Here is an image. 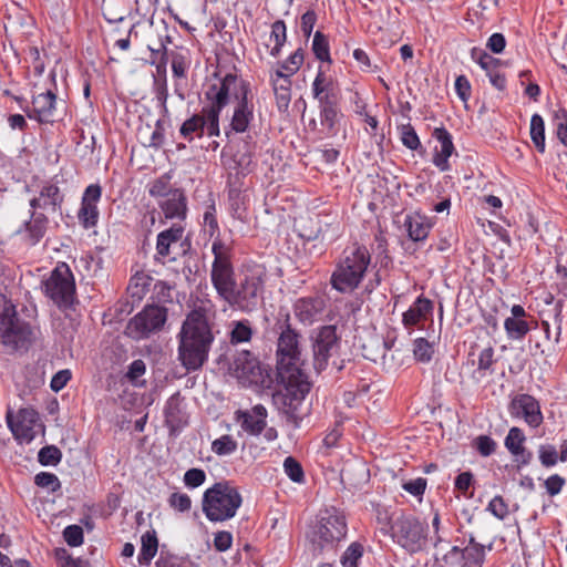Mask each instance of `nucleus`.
Wrapping results in <instances>:
<instances>
[{
  "label": "nucleus",
  "mask_w": 567,
  "mask_h": 567,
  "mask_svg": "<svg viewBox=\"0 0 567 567\" xmlns=\"http://www.w3.org/2000/svg\"><path fill=\"white\" fill-rule=\"evenodd\" d=\"M214 260L210 269V281L218 297L230 308L250 313L258 308L262 299L267 270L265 266H248L240 279L236 281L231 261V246L216 237L212 244Z\"/></svg>",
  "instance_id": "1"
},
{
  "label": "nucleus",
  "mask_w": 567,
  "mask_h": 567,
  "mask_svg": "<svg viewBox=\"0 0 567 567\" xmlns=\"http://www.w3.org/2000/svg\"><path fill=\"white\" fill-rule=\"evenodd\" d=\"M279 337L277 341V374L284 389L275 396L282 404L284 412L291 417L298 416L299 408L310 391V382L300 369L301 350L299 333L290 324L289 313L276 323Z\"/></svg>",
  "instance_id": "2"
},
{
  "label": "nucleus",
  "mask_w": 567,
  "mask_h": 567,
  "mask_svg": "<svg viewBox=\"0 0 567 567\" xmlns=\"http://www.w3.org/2000/svg\"><path fill=\"white\" fill-rule=\"evenodd\" d=\"M206 99L212 102L209 117L213 133L219 131V115L221 110L231 100L233 115L230 127L236 133H245L255 118L254 93L249 82L236 74H226L219 83L210 85L205 92Z\"/></svg>",
  "instance_id": "3"
},
{
  "label": "nucleus",
  "mask_w": 567,
  "mask_h": 567,
  "mask_svg": "<svg viewBox=\"0 0 567 567\" xmlns=\"http://www.w3.org/2000/svg\"><path fill=\"white\" fill-rule=\"evenodd\" d=\"M215 305L210 300L200 301L186 317L178 333V360L187 371L199 370L208 360L215 340L212 321L215 319Z\"/></svg>",
  "instance_id": "4"
},
{
  "label": "nucleus",
  "mask_w": 567,
  "mask_h": 567,
  "mask_svg": "<svg viewBox=\"0 0 567 567\" xmlns=\"http://www.w3.org/2000/svg\"><path fill=\"white\" fill-rule=\"evenodd\" d=\"M371 259V254L364 245L354 243L346 247L331 275V287L341 293L353 292L367 276Z\"/></svg>",
  "instance_id": "5"
},
{
  "label": "nucleus",
  "mask_w": 567,
  "mask_h": 567,
  "mask_svg": "<svg viewBox=\"0 0 567 567\" xmlns=\"http://www.w3.org/2000/svg\"><path fill=\"white\" fill-rule=\"evenodd\" d=\"M241 504L243 497L238 488L230 482L223 481L204 492L202 509L209 522L220 523L235 517Z\"/></svg>",
  "instance_id": "6"
},
{
  "label": "nucleus",
  "mask_w": 567,
  "mask_h": 567,
  "mask_svg": "<svg viewBox=\"0 0 567 567\" xmlns=\"http://www.w3.org/2000/svg\"><path fill=\"white\" fill-rule=\"evenodd\" d=\"M392 536L408 553H420L427 545L429 526L413 515H401L392 525Z\"/></svg>",
  "instance_id": "7"
},
{
  "label": "nucleus",
  "mask_w": 567,
  "mask_h": 567,
  "mask_svg": "<svg viewBox=\"0 0 567 567\" xmlns=\"http://www.w3.org/2000/svg\"><path fill=\"white\" fill-rule=\"evenodd\" d=\"M347 535L344 516L336 509H326L312 532L311 542L320 553L332 550Z\"/></svg>",
  "instance_id": "8"
},
{
  "label": "nucleus",
  "mask_w": 567,
  "mask_h": 567,
  "mask_svg": "<svg viewBox=\"0 0 567 567\" xmlns=\"http://www.w3.org/2000/svg\"><path fill=\"white\" fill-rule=\"evenodd\" d=\"M44 295L60 309L71 307L75 299V281L65 262L59 264L42 282Z\"/></svg>",
  "instance_id": "9"
},
{
  "label": "nucleus",
  "mask_w": 567,
  "mask_h": 567,
  "mask_svg": "<svg viewBox=\"0 0 567 567\" xmlns=\"http://www.w3.org/2000/svg\"><path fill=\"white\" fill-rule=\"evenodd\" d=\"M167 320V310L161 306H146L126 326V333L133 339L148 338L159 331Z\"/></svg>",
  "instance_id": "10"
},
{
  "label": "nucleus",
  "mask_w": 567,
  "mask_h": 567,
  "mask_svg": "<svg viewBox=\"0 0 567 567\" xmlns=\"http://www.w3.org/2000/svg\"><path fill=\"white\" fill-rule=\"evenodd\" d=\"M312 343L313 368L317 372L323 371L340 348V338L334 326H323L315 333Z\"/></svg>",
  "instance_id": "11"
},
{
  "label": "nucleus",
  "mask_w": 567,
  "mask_h": 567,
  "mask_svg": "<svg viewBox=\"0 0 567 567\" xmlns=\"http://www.w3.org/2000/svg\"><path fill=\"white\" fill-rule=\"evenodd\" d=\"M0 333L4 343L18 347L24 342L28 329L17 318L14 306L0 293Z\"/></svg>",
  "instance_id": "12"
},
{
  "label": "nucleus",
  "mask_w": 567,
  "mask_h": 567,
  "mask_svg": "<svg viewBox=\"0 0 567 567\" xmlns=\"http://www.w3.org/2000/svg\"><path fill=\"white\" fill-rule=\"evenodd\" d=\"M184 233L185 229L181 224H174L161 231L156 239L155 260L162 264L176 260L183 248Z\"/></svg>",
  "instance_id": "13"
},
{
  "label": "nucleus",
  "mask_w": 567,
  "mask_h": 567,
  "mask_svg": "<svg viewBox=\"0 0 567 567\" xmlns=\"http://www.w3.org/2000/svg\"><path fill=\"white\" fill-rule=\"evenodd\" d=\"M7 423L17 441L30 443L37 435L35 426L39 425V414L32 409H21L16 415L9 411Z\"/></svg>",
  "instance_id": "14"
},
{
  "label": "nucleus",
  "mask_w": 567,
  "mask_h": 567,
  "mask_svg": "<svg viewBox=\"0 0 567 567\" xmlns=\"http://www.w3.org/2000/svg\"><path fill=\"white\" fill-rule=\"evenodd\" d=\"M102 196V188L97 184L89 185L82 196L81 207L78 212V219L80 224L89 229L94 227L99 220L97 203Z\"/></svg>",
  "instance_id": "15"
},
{
  "label": "nucleus",
  "mask_w": 567,
  "mask_h": 567,
  "mask_svg": "<svg viewBox=\"0 0 567 567\" xmlns=\"http://www.w3.org/2000/svg\"><path fill=\"white\" fill-rule=\"evenodd\" d=\"M63 200L64 195L59 186L55 183L47 182L41 186L38 196L30 200V207L33 212L40 209L44 213L55 214L60 212Z\"/></svg>",
  "instance_id": "16"
},
{
  "label": "nucleus",
  "mask_w": 567,
  "mask_h": 567,
  "mask_svg": "<svg viewBox=\"0 0 567 567\" xmlns=\"http://www.w3.org/2000/svg\"><path fill=\"white\" fill-rule=\"evenodd\" d=\"M512 414L523 417L525 422L537 427L543 422V414L538 401L529 394L515 396L511 404Z\"/></svg>",
  "instance_id": "17"
},
{
  "label": "nucleus",
  "mask_w": 567,
  "mask_h": 567,
  "mask_svg": "<svg viewBox=\"0 0 567 567\" xmlns=\"http://www.w3.org/2000/svg\"><path fill=\"white\" fill-rule=\"evenodd\" d=\"M235 415L241 430L249 435L258 436L266 429L267 410L261 404H257L248 411L238 410Z\"/></svg>",
  "instance_id": "18"
},
{
  "label": "nucleus",
  "mask_w": 567,
  "mask_h": 567,
  "mask_svg": "<svg viewBox=\"0 0 567 567\" xmlns=\"http://www.w3.org/2000/svg\"><path fill=\"white\" fill-rule=\"evenodd\" d=\"M233 370L234 375L244 386L258 384L261 381L259 362L248 352L236 358Z\"/></svg>",
  "instance_id": "19"
},
{
  "label": "nucleus",
  "mask_w": 567,
  "mask_h": 567,
  "mask_svg": "<svg viewBox=\"0 0 567 567\" xmlns=\"http://www.w3.org/2000/svg\"><path fill=\"white\" fill-rule=\"evenodd\" d=\"M56 110V95L48 90L40 93L32 99V109L27 112L31 120H37L40 123H52L54 121Z\"/></svg>",
  "instance_id": "20"
},
{
  "label": "nucleus",
  "mask_w": 567,
  "mask_h": 567,
  "mask_svg": "<svg viewBox=\"0 0 567 567\" xmlns=\"http://www.w3.org/2000/svg\"><path fill=\"white\" fill-rule=\"evenodd\" d=\"M434 303L432 300L419 296L410 308L402 315L403 327L411 333L415 327L432 317Z\"/></svg>",
  "instance_id": "21"
},
{
  "label": "nucleus",
  "mask_w": 567,
  "mask_h": 567,
  "mask_svg": "<svg viewBox=\"0 0 567 567\" xmlns=\"http://www.w3.org/2000/svg\"><path fill=\"white\" fill-rule=\"evenodd\" d=\"M212 110V103L208 106L203 107L202 114H196L185 121L181 126V134L188 140H193V134L197 133L202 136L205 132L208 136H218L219 133H213L209 123V115Z\"/></svg>",
  "instance_id": "22"
},
{
  "label": "nucleus",
  "mask_w": 567,
  "mask_h": 567,
  "mask_svg": "<svg viewBox=\"0 0 567 567\" xmlns=\"http://www.w3.org/2000/svg\"><path fill=\"white\" fill-rule=\"evenodd\" d=\"M433 136L439 142V146L435 147V154L433 157V164L442 172L450 168L449 158L453 154L454 145L452 142L451 134L443 127L435 128Z\"/></svg>",
  "instance_id": "23"
},
{
  "label": "nucleus",
  "mask_w": 567,
  "mask_h": 567,
  "mask_svg": "<svg viewBox=\"0 0 567 567\" xmlns=\"http://www.w3.org/2000/svg\"><path fill=\"white\" fill-rule=\"evenodd\" d=\"M472 58L480 64L489 78L491 84L499 91L506 87V79L504 74L497 71L499 60L491 56L486 52L472 51Z\"/></svg>",
  "instance_id": "24"
},
{
  "label": "nucleus",
  "mask_w": 567,
  "mask_h": 567,
  "mask_svg": "<svg viewBox=\"0 0 567 567\" xmlns=\"http://www.w3.org/2000/svg\"><path fill=\"white\" fill-rule=\"evenodd\" d=\"M323 308L324 301L320 298H301L295 303V315L302 323L311 324Z\"/></svg>",
  "instance_id": "25"
},
{
  "label": "nucleus",
  "mask_w": 567,
  "mask_h": 567,
  "mask_svg": "<svg viewBox=\"0 0 567 567\" xmlns=\"http://www.w3.org/2000/svg\"><path fill=\"white\" fill-rule=\"evenodd\" d=\"M404 226L408 230L409 237L413 241L424 240L429 236L432 227L427 218L419 214L408 216L404 221Z\"/></svg>",
  "instance_id": "26"
},
{
  "label": "nucleus",
  "mask_w": 567,
  "mask_h": 567,
  "mask_svg": "<svg viewBox=\"0 0 567 567\" xmlns=\"http://www.w3.org/2000/svg\"><path fill=\"white\" fill-rule=\"evenodd\" d=\"M48 218L43 213L32 210L31 220L25 221L23 233L31 245H35L45 234Z\"/></svg>",
  "instance_id": "27"
},
{
  "label": "nucleus",
  "mask_w": 567,
  "mask_h": 567,
  "mask_svg": "<svg viewBox=\"0 0 567 567\" xmlns=\"http://www.w3.org/2000/svg\"><path fill=\"white\" fill-rule=\"evenodd\" d=\"M158 549V539L154 529L147 530L141 537V550L137 557L140 565H150Z\"/></svg>",
  "instance_id": "28"
},
{
  "label": "nucleus",
  "mask_w": 567,
  "mask_h": 567,
  "mask_svg": "<svg viewBox=\"0 0 567 567\" xmlns=\"http://www.w3.org/2000/svg\"><path fill=\"white\" fill-rule=\"evenodd\" d=\"M161 207L166 218L184 217L186 213L185 197L182 193L175 190L161 204Z\"/></svg>",
  "instance_id": "29"
},
{
  "label": "nucleus",
  "mask_w": 567,
  "mask_h": 567,
  "mask_svg": "<svg viewBox=\"0 0 567 567\" xmlns=\"http://www.w3.org/2000/svg\"><path fill=\"white\" fill-rule=\"evenodd\" d=\"M485 559V547L470 537L468 545L463 548V567H482Z\"/></svg>",
  "instance_id": "30"
},
{
  "label": "nucleus",
  "mask_w": 567,
  "mask_h": 567,
  "mask_svg": "<svg viewBox=\"0 0 567 567\" xmlns=\"http://www.w3.org/2000/svg\"><path fill=\"white\" fill-rule=\"evenodd\" d=\"M305 56L302 49L296 50L288 59L278 63L274 72H280L284 75L292 76L296 74L303 63Z\"/></svg>",
  "instance_id": "31"
},
{
  "label": "nucleus",
  "mask_w": 567,
  "mask_h": 567,
  "mask_svg": "<svg viewBox=\"0 0 567 567\" xmlns=\"http://www.w3.org/2000/svg\"><path fill=\"white\" fill-rule=\"evenodd\" d=\"M530 138L540 153L545 152V124L539 114L530 118Z\"/></svg>",
  "instance_id": "32"
},
{
  "label": "nucleus",
  "mask_w": 567,
  "mask_h": 567,
  "mask_svg": "<svg viewBox=\"0 0 567 567\" xmlns=\"http://www.w3.org/2000/svg\"><path fill=\"white\" fill-rule=\"evenodd\" d=\"M331 81L326 76L324 72L320 69L317 73V76L312 83V94L313 97L319 101V103H323L324 101H330L328 91L330 90Z\"/></svg>",
  "instance_id": "33"
},
{
  "label": "nucleus",
  "mask_w": 567,
  "mask_h": 567,
  "mask_svg": "<svg viewBox=\"0 0 567 567\" xmlns=\"http://www.w3.org/2000/svg\"><path fill=\"white\" fill-rule=\"evenodd\" d=\"M287 39L286 34V24L284 21L279 20L272 23L271 25V33H270V41H272L275 44L270 50L271 56H278L282 45L285 44Z\"/></svg>",
  "instance_id": "34"
},
{
  "label": "nucleus",
  "mask_w": 567,
  "mask_h": 567,
  "mask_svg": "<svg viewBox=\"0 0 567 567\" xmlns=\"http://www.w3.org/2000/svg\"><path fill=\"white\" fill-rule=\"evenodd\" d=\"M504 328L508 338L523 339L529 331V326L524 319L507 318L504 322Z\"/></svg>",
  "instance_id": "35"
},
{
  "label": "nucleus",
  "mask_w": 567,
  "mask_h": 567,
  "mask_svg": "<svg viewBox=\"0 0 567 567\" xmlns=\"http://www.w3.org/2000/svg\"><path fill=\"white\" fill-rule=\"evenodd\" d=\"M321 107V124L329 131H333L337 122L339 121V111L336 104L330 101L320 103Z\"/></svg>",
  "instance_id": "36"
},
{
  "label": "nucleus",
  "mask_w": 567,
  "mask_h": 567,
  "mask_svg": "<svg viewBox=\"0 0 567 567\" xmlns=\"http://www.w3.org/2000/svg\"><path fill=\"white\" fill-rule=\"evenodd\" d=\"M524 442L525 435L523 431L515 426L508 431L505 437V446L514 456H518V453L523 452Z\"/></svg>",
  "instance_id": "37"
},
{
  "label": "nucleus",
  "mask_w": 567,
  "mask_h": 567,
  "mask_svg": "<svg viewBox=\"0 0 567 567\" xmlns=\"http://www.w3.org/2000/svg\"><path fill=\"white\" fill-rule=\"evenodd\" d=\"M312 51L318 60L323 62L331 61L328 39L320 31H317L313 35Z\"/></svg>",
  "instance_id": "38"
},
{
  "label": "nucleus",
  "mask_w": 567,
  "mask_h": 567,
  "mask_svg": "<svg viewBox=\"0 0 567 567\" xmlns=\"http://www.w3.org/2000/svg\"><path fill=\"white\" fill-rule=\"evenodd\" d=\"M237 450V442L230 435H223L212 442V451L218 456L233 454Z\"/></svg>",
  "instance_id": "39"
},
{
  "label": "nucleus",
  "mask_w": 567,
  "mask_h": 567,
  "mask_svg": "<svg viewBox=\"0 0 567 567\" xmlns=\"http://www.w3.org/2000/svg\"><path fill=\"white\" fill-rule=\"evenodd\" d=\"M251 336L252 330L248 320L234 322V327L230 332L231 343L248 342L251 339Z\"/></svg>",
  "instance_id": "40"
},
{
  "label": "nucleus",
  "mask_w": 567,
  "mask_h": 567,
  "mask_svg": "<svg viewBox=\"0 0 567 567\" xmlns=\"http://www.w3.org/2000/svg\"><path fill=\"white\" fill-rule=\"evenodd\" d=\"M284 472L295 483L301 484L305 481V473L302 466L292 456H288L285 458Z\"/></svg>",
  "instance_id": "41"
},
{
  "label": "nucleus",
  "mask_w": 567,
  "mask_h": 567,
  "mask_svg": "<svg viewBox=\"0 0 567 567\" xmlns=\"http://www.w3.org/2000/svg\"><path fill=\"white\" fill-rule=\"evenodd\" d=\"M62 458L61 451L54 445H48L42 447L38 453V460L40 464L44 466L56 465Z\"/></svg>",
  "instance_id": "42"
},
{
  "label": "nucleus",
  "mask_w": 567,
  "mask_h": 567,
  "mask_svg": "<svg viewBox=\"0 0 567 567\" xmlns=\"http://www.w3.org/2000/svg\"><path fill=\"white\" fill-rule=\"evenodd\" d=\"M413 353L416 360L429 362L433 355V347L424 338H417L414 340Z\"/></svg>",
  "instance_id": "43"
},
{
  "label": "nucleus",
  "mask_w": 567,
  "mask_h": 567,
  "mask_svg": "<svg viewBox=\"0 0 567 567\" xmlns=\"http://www.w3.org/2000/svg\"><path fill=\"white\" fill-rule=\"evenodd\" d=\"M34 483L42 488H47L50 492H55L61 488V483L58 476L53 473L41 472L35 475Z\"/></svg>",
  "instance_id": "44"
},
{
  "label": "nucleus",
  "mask_w": 567,
  "mask_h": 567,
  "mask_svg": "<svg viewBox=\"0 0 567 567\" xmlns=\"http://www.w3.org/2000/svg\"><path fill=\"white\" fill-rule=\"evenodd\" d=\"M554 125L558 140L567 146V112L563 109L554 114Z\"/></svg>",
  "instance_id": "45"
},
{
  "label": "nucleus",
  "mask_w": 567,
  "mask_h": 567,
  "mask_svg": "<svg viewBox=\"0 0 567 567\" xmlns=\"http://www.w3.org/2000/svg\"><path fill=\"white\" fill-rule=\"evenodd\" d=\"M400 133L402 144L405 147L415 151L421 145L415 130L410 124L402 125L400 127Z\"/></svg>",
  "instance_id": "46"
},
{
  "label": "nucleus",
  "mask_w": 567,
  "mask_h": 567,
  "mask_svg": "<svg viewBox=\"0 0 567 567\" xmlns=\"http://www.w3.org/2000/svg\"><path fill=\"white\" fill-rule=\"evenodd\" d=\"M362 546L358 543H352L342 556L343 567H358V560L362 557Z\"/></svg>",
  "instance_id": "47"
},
{
  "label": "nucleus",
  "mask_w": 567,
  "mask_h": 567,
  "mask_svg": "<svg viewBox=\"0 0 567 567\" xmlns=\"http://www.w3.org/2000/svg\"><path fill=\"white\" fill-rule=\"evenodd\" d=\"M63 537L71 547H78L83 544V528L79 525H69L63 530Z\"/></svg>",
  "instance_id": "48"
},
{
  "label": "nucleus",
  "mask_w": 567,
  "mask_h": 567,
  "mask_svg": "<svg viewBox=\"0 0 567 567\" xmlns=\"http://www.w3.org/2000/svg\"><path fill=\"white\" fill-rule=\"evenodd\" d=\"M539 461L543 466L551 467L557 464L558 454L556 447L550 444H543L538 449Z\"/></svg>",
  "instance_id": "49"
},
{
  "label": "nucleus",
  "mask_w": 567,
  "mask_h": 567,
  "mask_svg": "<svg viewBox=\"0 0 567 567\" xmlns=\"http://www.w3.org/2000/svg\"><path fill=\"white\" fill-rule=\"evenodd\" d=\"M494 363V350L488 347L481 351L477 362V372L481 377H485L486 372L491 370Z\"/></svg>",
  "instance_id": "50"
},
{
  "label": "nucleus",
  "mask_w": 567,
  "mask_h": 567,
  "mask_svg": "<svg viewBox=\"0 0 567 567\" xmlns=\"http://www.w3.org/2000/svg\"><path fill=\"white\" fill-rule=\"evenodd\" d=\"M206 481V473L200 468H190L184 474V483L187 487L196 488Z\"/></svg>",
  "instance_id": "51"
},
{
  "label": "nucleus",
  "mask_w": 567,
  "mask_h": 567,
  "mask_svg": "<svg viewBox=\"0 0 567 567\" xmlns=\"http://www.w3.org/2000/svg\"><path fill=\"white\" fill-rule=\"evenodd\" d=\"M474 446L482 456H489L495 452L496 442L487 435H480L474 440Z\"/></svg>",
  "instance_id": "52"
},
{
  "label": "nucleus",
  "mask_w": 567,
  "mask_h": 567,
  "mask_svg": "<svg viewBox=\"0 0 567 567\" xmlns=\"http://www.w3.org/2000/svg\"><path fill=\"white\" fill-rule=\"evenodd\" d=\"M168 504L179 512H188L192 507V499L185 493H173L168 498Z\"/></svg>",
  "instance_id": "53"
},
{
  "label": "nucleus",
  "mask_w": 567,
  "mask_h": 567,
  "mask_svg": "<svg viewBox=\"0 0 567 567\" xmlns=\"http://www.w3.org/2000/svg\"><path fill=\"white\" fill-rule=\"evenodd\" d=\"M276 100L277 110L280 113H286L289 109L291 101V91L281 87L272 89Z\"/></svg>",
  "instance_id": "54"
},
{
  "label": "nucleus",
  "mask_w": 567,
  "mask_h": 567,
  "mask_svg": "<svg viewBox=\"0 0 567 567\" xmlns=\"http://www.w3.org/2000/svg\"><path fill=\"white\" fill-rule=\"evenodd\" d=\"M487 509L498 519H504L508 515L507 504L501 496L492 498L488 503Z\"/></svg>",
  "instance_id": "55"
},
{
  "label": "nucleus",
  "mask_w": 567,
  "mask_h": 567,
  "mask_svg": "<svg viewBox=\"0 0 567 567\" xmlns=\"http://www.w3.org/2000/svg\"><path fill=\"white\" fill-rule=\"evenodd\" d=\"M442 559L450 567H463V549L458 546H453L443 555Z\"/></svg>",
  "instance_id": "56"
},
{
  "label": "nucleus",
  "mask_w": 567,
  "mask_h": 567,
  "mask_svg": "<svg viewBox=\"0 0 567 567\" xmlns=\"http://www.w3.org/2000/svg\"><path fill=\"white\" fill-rule=\"evenodd\" d=\"M152 53L154 54V59L151 61L152 64L157 63V71H164L166 66V44L161 40L159 48L154 49L153 47H148Z\"/></svg>",
  "instance_id": "57"
},
{
  "label": "nucleus",
  "mask_w": 567,
  "mask_h": 567,
  "mask_svg": "<svg viewBox=\"0 0 567 567\" xmlns=\"http://www.w3.org/2000/svg\"><path fill=\"white\" fill-rule=\"evenodd\" d=\"M402 488L414 496L423 495L426 488V480L423 477L411 480L403 483Z\"/></svg>",
  "instance_id": "58"
},
{
  "label": "nucleus",
  "mask_w": 567,
  "mask_h": 567,
  "mask_svg": "<svg viewBox=\"0 0 567 567\" xmlns=\"http://www.w3.org/2000/svg\"><path fill=\"white\" fill-rule=\"evenodd\" d=\"M455 91L463 102H467L471 96V83L465 75H458L456 78Z\"/></svg>",
  "instance_id": "59"
},
{
  "label": "nucleus",
  "mask_w": 567,
  "mask_h": 567,
  "mask_svg": "<svg viewBox=\"0 0 567 567\" xmlns=\"http://www.w3.org/2000/svg\"><path fill=\"white\" fill-rule=\"evenodd\" d=\"M564 485L565 480L558 474H554L545 481L546 491L550 496L559 494Z\"/></svg>",
  "instance_id": "60"
},
{
  "label": "nucleus",
  "mask_w": 567,
  "mask_h": 567,
  "mask_svg": "<svg viewBox=\"0 0 567 567\" xmlns=\"http://www.w3.org/2000/svg\"><path fill=\"white\" fill-rule=\"evenodd\" d=\"M316 21L317 16L315 11L309 10L302 14L300 29L306 38H309L311 35Z\"/></svg>",
  "instance_id": "61"
},
{
  "label": "nucleus",
  "mask_w": 567,
  "mask_h": 567,
  "mask_svg": "<svg viewBox=\"0 0 567 567\" xmlns=\"http://www.w3.org/2000/svg\"><path fill=\"white\" fill-rule=\"evenodd\" d=\"M233 535L229 532H218L214 538V546L218 551H226L231 547Z\"/></svg>",
  "instance_id": "62"
},
{
  "label": "nucleus",
  "mask_w": 567,
  "mask_h": 567,
  "mask_svg": "<svg viewBox=\"0 0 567 567\" xmlns=\"http://www.w3.org/2000/svg\"><path fill=\"white\" fill-rule=\"evenodd\" d=\"M71 379L70 370H61L56 372L52 379L50 386L54 392L62 390Z\"/></svg>",
  "instance_id": "63"
},
{
  "label": "nucleus",
  "mask_w": 567,
  "mask_h": 567,
  "mask_svg": "<svg viewBox=\"0 0 567 567\" xmlns=\"http://www.w3.org/2000/svg\"><path fill=\"white\" fill-rule=\"evenodd\" d=\"M188 63L182 54H174L172 59V71L176 78H185Z\"/></svg>",
  "instance_id": "64"
}]
</instances>
